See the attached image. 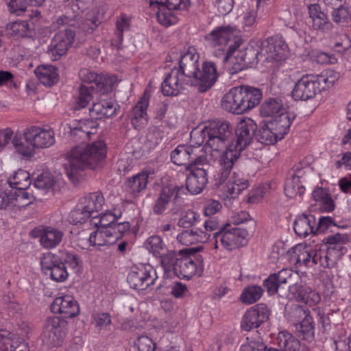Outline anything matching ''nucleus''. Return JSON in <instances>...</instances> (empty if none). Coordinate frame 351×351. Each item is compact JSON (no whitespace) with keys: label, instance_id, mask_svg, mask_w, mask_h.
<instances>
[{"label":"nucleus","instance_id":"obj_1","mask_svg":"<svg viewBox=\"0 0 351 351\" xmlns=\"http://www.w3.org/2000/svg\"><path fill=\"white\" fill-rule=\"evenodd\" d=\"M106 155V144L103 141L75 147L66 155V162L64 165L68 177L73 182L78 180L82 171L88 168H96Z\"/></svg>","mask_w":351,"mask_h":351},{"label":"nucleus","instance_id":"obj_2","mask_svg":"<svg viewBox=\"0 0 351 351\" xmlns=\"http://www.w3.org/2000/svg\"><path fill=\"white\" fill-rule=\"evenodd\" d=\"M339 74L333 70L326 69L319 74L304 75L295 84L292 97L296 101H306L332 86L338 80Z\"/></svg>","mask_w":351,"mask_h":351},{"label":"nucleus","instance_id":"obj_3","mask_svg":"<svg viewBox=\"0 0 351 351\" xmlns=\"http://www.w3.org/2000/svg\"><path fill=\"white\" fill-rule=\"evenodd\" d=\"M208 139L205 144L206 152L213 156L229 151L233 133L229 122L221 120H213L207 122Z\"/></svg>","mask_w":351,"mask_h":351},{"label":"nucleus","instance_id":"obj_4","mask_svg":"<svg viewBox=\"0 0 351 351\" xmlns=\"http://www.w3.org/2000/svg\"><path fill=\"white\" fill-rule=\"evenodd\" d=\"M75 25V20L67 15L60 16L52 23V29L58 30L49 47V51L54 60L64 55L73 44L75 33L71 27Z\"/></svg>","mask_w":351,"mask_h":351},{"label":"nucleus","instance_id":"obj_5","mask_svg":"<svg viewBox=\"0 0 351 351\" xmlns=\"http://www.w3.org/2000/svg\"><path fill=\"white\" fill-rule=\"evenodd\" d=\"M184 193L183 186L169 184L162 186L153 207L156 215H162L171 206V212L176 214L180 210V202Z\"/></svg>","mask_w":351,"mask_h":351},{"label":"nucleus","instance_id":"obj_6","mask_svg":"<svg viewBox=\"0 0 351 351\" xmlns=\"http://www.w3.org/2000/svg\"><path fill=\"white\" fill-rule=\"evenodd\" d=\"M248 232L245 229L230 227L229 224L223 226L220 231L213 233L214 248L217 249L219 243L227 250H233L244 246L247 242Z\"/></svg>","mask_w":351,"mask_h":351},{"label":"nucleus","instance_id":"obj_7","mask_svg":"<svg viewBox=\"0 0 351 351\" xmlns=\"http://www.w3.org/2000/svg\"><path fill=\"white\" fill-rule=\"evenodd\" d=\"M157 279L156 271L150 265L133 268L127 278L130 287L139 291L152 289Z\"/></svg>","mask_w":351,"mask_h":351},{"label":"nucleus","instance_id":"obj_8","mask_svg":"<svg viewBox=\"0 0 351 351\" xmlns=\"http://www.w3.org/2000/svg\"><path fill=\"white\" fill-rule=\"evenodd\" d=\"M256 130L257 125L252 119L240 123L235 132V138H232L229 151L227 152L234 155L237 154V158H239L241 152L252 143Z\"/></svg>","mask_w":351,"mask_h":351},{"label":"nucleus","instance_id":"obj_9","mask_svg":"<svg viewBox=\"0 0 351 351\" xmlns=\"http://www.w3.org/2000/svg\"><path fill=\"white\" fill-rule=\"evenodd\" d=\"M189 250H180L175 274L180 278L190 279L197 272V269L203 270V261L201 256L195 254L185 253Z\"/></svg>","mask_w":351,"mask_h":351},{"label":"nucleus","instance_id":"obj_10","mask_svg":"<svg viewBox=\"0 0 351 351\" xmlns=\"http://www.w3.org/2000/svg\"><path fill=\"white\" fill-rule=\"evenodd\" d=\"M42 271L46 276L57 282L65 281L69 274L66 268L57 255L52 253L45 254L41 259Z\"/></svg>","mask_w":351,"mask_h":351},{"label":"nucleus","instance_id":"obj_11","mask_svg":"<svg viewBox=\"0 0 351 351\" xmlns=\"http://www.w3.org/2000/svg\"><path fill=\"white\" fill-rule=\"evenodd\" d=\"M261 48V58L268 61L279 62L287 56V45L280 39L270 37L258 45Z\"/></svg>","mask_w":351,"mask_h":351},{"label":"nucleus","instance_id":"obj_12","mask_svg":"<svg viewBox=\"0 0 351 351\" xmlns=\"http://www.w3.org/2000/svg\"><path fill=\"white\" fill-rule=\"evenodd\" d=\"M324 241L325 243L323 245L327 250L330 264L335 267L338 261L347 252L345 245L349 241L348 236L337 233L326 237Z\"/></svg>","mask_w":351,"mask_h":351},{"label":"nucleus","instance_id":"obj_13","mask_svg":"<svg viewBox=\"0 0 351 351\" xmlns=\"http://www.w3.org/2000/svg\"><path fill=\"white\" fill-rule=\"evenodd\" d=\"M66 335L64 324L57 317L47 319L43 332V342L49 346H59Z\"/></svg>","mask_w":351,"mask_h":351},{"label":"nucleus","instance_id":"obj_14","mask_svg":"<svg viewBox=\"0 0 351 351\" xmlns=\"http://www.w3.org/2000/svg\"><path fill=\"white\" fill-rule=\"evenodd\" d=\"M219 75L215 62H204L202 64V71H200L197 78L193 80L192 86L197 87V91L199 93L206 92L217 82Z\"/></svg>","mask_w":351,"mask_h":351},{"label":"nucleus","instance_id":"obj_15","mask_svg":"<svg viewBox=\"0 0 351 351\" xmlns=\"http://www.w3.org/2000/svg\"><path fill=\"white\" fill-rule=\"evenodd\" d=\"M269 317V310L264 304H258L247 310L243 315L241 322V328L250 331L253 328H256L261 324L268 320Z\"/></svg>","mask_w":351,"mask_h":351},{"label":"nucleus","instance_id":"obj_16","mask_svg":"<svg viewBox=\"0 0 351 351\" xmlns=\"http://www.w3.org/2000/svg\"><path fill=\"white\" fill-rule=\"evenodd\" d=\"M32 236L40 239V245L43 247L51 249L61 243L64 233L52 226H40L32 230Z\"/></svg>","mask_w":351,"mask_h":351},{"label":"nucleus","instance_id":"obj_17","mask_svg":"<svg viewBox=\"0 0 351 351\" xmlns=\"http://www.w3.org/2000/svg\"><path fill=\"white\" fill-rule=\"evenodd\" d=\"M51 309L53 313L60 314L64 319L74 317L80 313L77 301L68 295L56 298L51 305Z\"/></svg>","mask_w":351,"mask_h":351},{"label":"nucleus","instance_id":"obj_18","mask_svg":"<svg viewBox=\"0 0 351 351\" xmlns=\"http://www.w3.org/2000/svg\"><path fill=\"white\" fill-rule=\"evenodd\" d=\"M199 56L195 53H186L179 62L180 75L181 77H186V83L192 86L193 80L199 75L200 70L198 64Z\"/></svg>","mask_w":351,"mask_h":351},{"label":"nucleus","instance_id":"obj_19","mask_svg":"<svg viewBox=\"0 0 351 351\" xmlns=\"http://www.w3.org/2000/svg\"><path fill=\"white\" fill-rule=\"evenodd\" d=\"M79 76L84 83H86V86H93L96 93L103 95L112 90L111 84L105 76L98 75L86 69L80 70Z\"/></svg>","mask_w":351,"mask_h":351},{"label":"nucleus","instance_id":"obj_20","mask_svg":"<svg viewBox=\"0 0 351 351\" xmlns=\"http://www.w3.org/2000/svg\"><path fill=\"white\" fill-rule=\"evenodd\" d=\"M293 275V271L289 269H282L278 273L269 276L264 280L263 285L269 295H274L280 289H286L287 284Z\"/></svg>","mask_w":351,"mask_h":351},{"label":"nucleus","instance_id":"obj_21","mask_svg":"<svg viewBox=\"0 0 351 351\" xmlns=\"http://www.w3.org/2000/svg\"><path fill=\"white\" fill-rule=\"evenodd\" d=\"M240 97H243L241 103V114H243L257 106L262 99L263 94L261 89L250 86H239Z\"/></svg>","mask_w":351,"mask_h":351},{"label":"nucleus","instance_id":"obj_22","mask_svg":"<svg viewBox=\"0 0 351 351\" xmlns=\"http://www.w3.org/2000/svg\"><path fill=\"white\" fill-rule=\"evenodd\" d=\"M29 127L23 132H16L13 136L12 143L16 152L27 157H31L35 154V148Z\"/></svg>","mask_w":351,"mask_h":351},{"label":"nucleus","instance_id":"obj_23","mask_svg":"<svg viewBox=\"0 0 351 351\" xmlns=\"http://www.w3.org/2000/svg\"><path fill=\"white\" fill-rule=\"evenodd\" d=\"M29 129L35 149L49 147L54 144L55 134L51 129L38 126H30Z\"/></svg>","mask_w":351,"mask_h":351},{"label":"nucleus","instance_id":"obj_24","mask_svg":"<svg viewBox=\"0 0 351 351\" xmlns=\"http://www.w3.org/2000/svg\"><path fill=\"white\" fill-rule=\"evenodd\" d=\"M184 79L180 77L179 69L174 68L166 76L161 84L162 92L166 96H176L183 88Z\"/></svg>","mask_w":351,"mask_h":351},{"label":"nucleus","instance_id":"obj_25","mask_svg":"<svg viewBox=\"0 0 351 351\" xmlns=\"http://www.w3.org/2000/svg\"><path fill=\"white\" fill-rule=\"evenodd\" d=\"M308 14L312 19L313 27L322 32H328L332 28V24L329 21L328 15L324 12L319 4H311L308 6Z\"/></svg>","mask_w":351,"mask_h":351},{"label":"nucleus","instance_id":"obj_26","mask_svg":"<svg viewBox=\"0 0 351 351\" xmlns=\"http://www.w3.org/2000/svg\"><path fill=\"white\" fill-rule=\"evenodd\" d=\"M119 107L112 101L101 100L93 103L92 108L89 110V114L92 119H101L115 114Z\"/></svg>","mask_w":351,"mask_h":351},{"label":"nucleus","instance_id":"obj_27","mask_svg":"<svg viewBox=\"0 0 351 351\" xmlns=\"http://www.w3.org/2000/svg\"><path fill=\"white\" fill-rule=\"evenodd\" d=\"M295 118L294 113L285 111L276 115L268 122L271 129L275 130L278 137L282 139L289 130L291 122Z\"/></svg>","mask_w":351,"mask_h":351},{"label":"nucleus","instance_id":"obj_28","mask_svg":"<svg viewBox=\"0 0 351 351\" xmlns=\"http://www.w3.org/2000/svg\"><path fill=\"white\" fill-rule=\"evenodd\" d=\"M208 184V176L204 170L190 172L186 180V189L192 194H199Z\"/></svg>","mask_w":351,"mask_h":351},{"label":"nucleus","instance_id":"obj_29","mask_svg":"<svg viewBox=\"0 0 351 351\" xmlns=\"http://www.w3.org/2000/svg\"><path fill=\"white\" fill-rule=\"evenodd\" d=\"M239 86L231 88L222 98L221 106L227 112L241 114V100Z\"/></svg>","mask_w":351,"mask_h":351},{"label":"nucleus","instance_id":"obj_30","mask_svg":"<svg viewBox=\"0 0 351 351\" xmlns=\"http://www.w3.org/2000/svg\"><path fill=\"white\" fill-rule=\"evenodd\" d=\"M237 159V154L234 155L230 152H224L223 154L221 155L220 169L215 178V185L219 186L226 180Z\"/></svg>","mask_w":351,"mask_h":351},{"label":"nucleus","instance_id":"obj_31","mask_svg":"<svg viewBox=\"0 0 351 351\" xmlns=\"http://www.w3.org/2000/svg\"><path fill=\"white\" fill-rule=\"evenodd\" d=\"M233 35V29L229 26L217 27L205 38L212 46L226 45Z\"/></svg>","mask_w":351,"mask_h":351},{"label":"nucleus","instance_id":"obj_32","mask_svg":"<svg viewBox=\"0 0 351 351\" xmlns=\"http://www.w3.org/2000/svg\"><path fill=\"white\" fill-rule=\"evenodd\" d=\"M315 223L314 216L303 214L295 219L293 229L298 236L305 237L310 233L315 234Z\"/></svg>","mask_w":351,"mask_h":351},{"label":"nucleus","instance_id":"obj_33","mask_svg":"<svg viewBox=\"0 0 351 351\" xmlns=\"http://www.w3.org/2000/svg\"><path fill=\"white\" fill-rule=\"evenodd\" d=\"M209 239L210 235L207 232L196 228L183 230L177 236L178 241L184 245L204 243Z\"/></svg>","mask_w":351,"mask_h":351},{"label":"nucleus","instance_id":"obj_34","mask_svg":"<svg viewBox=\"0 0 351 351\" xmlns=\"http://www.w3.org/2000/svg\"><path fill=\"white\" fill-rule=\"evenodd\" d=\"M250 183L245 176L241 173H234L226 185V191L232 198L237 197L241 191L247 189Z\"/></svg>","mask_w":351,"mask_h":351},{"label":"nucleus","instance_id":"obj_35","mask_svg":"<svg viewBox=\"0 0 351 351\" xmlns=\"http://www.w3.org/2000/svg\"><path fill=\"white\" fill-rule=\"evenodd\" d=\"M119 235H114L112 230H97L90 234L89 241L91 246L99 247L105 245H112L119 239Z\"/></svg>","mask_w":351,"mask_h":351},{"label":"nucleus","instance_id":"obj_36","mask_svg":"<svg viewBox=\"0 0 351 351\" xmlns=\"http://www.w3.org/2000/svg\"><path fill=\"white\" fill-rule=\"evenodd\" d=\"M69 129L71 136H80V138L84 136L89 137L90 134L97 132L99 124L93 119H86L84 121L78 123V126L75 123L69 124Z\"/></svg>","mask_w":351,"mask_h":351},{"label":"nucleus","instance_id":"obj_37","mask_svg":"<svg viewBox=\"0 0 351 351\" xmlns=\"http://www.w3.org/2000/svg\"><path fill=\"white\" fill-rule=\"evenodd\" d=\"M104 197L101 193L96 192L89 193L81 198L80 204L93 215L95 213L99 212L104 204Z\"/></svg>","mask_w":351,"mask_h":351},{"label":"nucleus","instance_id":"obj_38","mask_svg":"<svg viewBox=\"0 0 351 351\" xmlns=\"http://www.w3.org/2000/svg\"><path fill=\"white\" fill-rule=\"evenodd\" d=\"M6 330H0V351H29L24 341H14L10 337Z\"/></svg>","mask_w":351,"mask_h":351},{"label":"nucleus","instance_id":"obj_39","mask_svg":"<svg viewBox=\"0 0 351 351\" xmlns=\"http://www.w3.org/2000/svg\"><path fill=\"white\" fill-rule=\"evenodd\" d=\"M35 73L40 82L47 86L56 83L58 79L56 68L52 65L39 66L36 69Z\"/></svg>","mask_w":351,"mask_h":351},{"label":"nucleus","instance_id":"obj_40","mask_svg":"<svg viewBox=\"0 0 351 351\" xmlns=\"http://www.w3.org/2000/svg\"><path fill=\"white\" fill-rule=\"evenodd\" d=\"M255 138L259 143L266 145H274L281 140L275 130L271 129L269 122L260 126L258 132H255Z\"/></svg>","mask_w":351,"mask_h":351},{"label":"nucleus","instance_id":"obj_41","mask_svg":"<svg viewBox=\"0 0 351 351\" xmlns=\"http://www.w3.org/2000/svg\"><path fill=\"white\" fill-rule=\"evenodd\" d=\"M193 149L191 146L180 145L171 152V158L177 165H189L193 160Z\"/></svg>","mask_w":351,"mask_h":351},{"label":"nucleus","instance_id":"obj_42","mask_svg":"<svg viewBox=\"0 0 351 351\" xmlns=\"http://www.w3.org/2000/svg\"><path fill=\"white\" fill-rule=\"evenodd\" d=\"M285 111L282 101L278 98H269L261 106V114L263 117H271L274 118Z\"/></svg>","mask_w":351,"mask_h":351},{"label":"nucleus","instance_id":"obj_43","mask_svg":"<svg viewBox=\"0 0 351 351\" xmlns=\"http://www.w3.org/2000/svg\"><path fill=\"white\" fill-rule=\"evenodd\" d=\"M237 58L243 62L247 68L252 64L257 63L261 58V48L254 46H249L243 49H239L237 52Z\"/></svg>","mask_w":351,"mask_h":351},{"label":"nucleus","instance_id":"obj_44","mask_svg":"<svg viewBox=\"0 0 351 351\" xmlns=\"http://www.w3.org/2000/svg\"><path fill=\"white\" fill-rule=\"evenodd\" d=\"M8 182L9 185L18 190H25L31 184L29 173L23 169L16 171L12 176H10Z\"/></svg>","mask_w":351,"mask_h":351},{"label":"nucleus","instance_id":"obj_45","mask_svg":"<svg viewBox=\"0 0 351 351\" xmlns=\"http://www.w3.org/2000/svg\"><path fill=\"white\" fill-rule=\"evenodd\" d=\"M294 326L297 335L299 337L306 341H311L313 339L315 329L313 317L311 316L299 323H296Z\"/></svg>","mask_w":351,"mask_h":351},{"label":"nucleus","instance_id":"obj_46","mask_svg":"<svg viewBox=\"0 0 351 351\" xmlns=\"http://www.w3.org/2000/svg\"><path fill=\"white\" fill-rule=\"evenodd\" d=\"M6 29L8 34L10 36L18 37L29 36L32 31L31 25L26 21H18L10 23L7 25Z\"/></svg>","mask_w":351,"mask_h":351},{"label":"nucleus","instance_id":"obj_47","mask_svg":"<svg viewBox=\"0 0 351 351\" xmlns=\"http://www.w3.org/2000/svg\"><path fill=\"white\" fill-rule=\"evenodd\" d=\"M95 11H91L86 14V18L80 21V22L77 21V15L70 16H69L74 19L75 20V25L73 26L77 25V27L82 29L84 32H92L93 31L98 25L101 23L99 19L97 16H95ZM68 16V13H66Z\"/></svg>","mask_w":351,"mask_h":351},{"label":"nucleus","instance_id":"obj_48","mask_svg":"<svg viewBox=\"0 0 351 351\" xmlns=\"http://www.w3.org/2000/svg\"><path fill=\"white\" fill-rule=\"evenodd\" d=\"M148 178L149 175L147 173L142 172L129 179L127 182V187L130 193L135 195L144 190L147 186Z\"/></svg>","mask_w":351,"mask_h":351},{"label":"nucleus","instance_id":"obj_49","mask_svg":"<svg viewBox=\"0 0 351 351\" xmlns=\"http://www.w3.org/2000/svg\"><path fill=\"white\" fill-rule=\"evenodd\" d=\"M94 93H97L93 86H86L84 84L79 88V95L75 102V110L85 108L93 99Z\"/></svg>","mask_w":351,"mask_h":351},{"label":"nucleus","instance_id":"obj_50","mask_svg":"<svg viewBox=\"0 0 351 351\" xmlns=\"http://www.w3.org/2000/svg\"><path fill=\"white\" fill-rule=\"evenodd\" d=\"M148 105L149 99L145 95L132 108V123L134 121H136L137 123H143V121H147V108Z\"/></svg>","mask_w":351,"mask_h":351},{"label":"nucleus","instance_id":"obj_51","mask_svg":"<svg viewBox=\"0 0 351 351\" xmlns=\"http://www.w3.org/2000/svg\"><path fill=\"white\" fill-rule=\"evenodd\" d=\"M278 345L284 351H295L300 348V341L287 331H282L279 333Z\"/></svg>","mask_w":351,"mask_h":351},{"label":"nucleus","instance_id":"obj_52","mask_svg":"<svg viewBox=\"0 0 351 351\" xmlns=\"http://www.w3.org/2000/svg\"><path fill=\"white\" fill-rule=\"evenodd\" d=\"M298 298L309 306H315L321 300L319 294L309 287H300L298 290Z\"/></svg>","mask_w":351,"mask_h":351},{"label":"nucleus","instance_id":"obj_53","mask_svg":"<svg viewBox=\"0 0 351 351\" xmlns=\"http://www.w3.org/2000/svg\"><path fill=\"white\" fill-rule=\"evenodd\" d=\"M331 18L336 24L343 25L351 21V11L348 7L339 5L331 12Z\"/></svg>","mask_w":351,"mask_h":351},{"label":"nucleus","instance_id":"obj_54","mask_svg":"<svg viewBox=\"0 0 351 351\" xmlns=\"http://www.w3.org/2000/svg\"><path fill=\"white\" fill-rule=\"evenodd\" d=\"M263 290L261 287L258 285H252L245 288L241 295V300L245 304H252L258 300Z\"/></svg>","mask_w":351,"mask_h":351},{"label":"nucleus","instance_id":"obj_55","mask_svg":"<svg viewBox=\"0 0 351 351\" xmlns=\"http://www.w3.org/2000/svg\"><path fill=\"white\" fill-rule=\"evenodd\" d=\"M145 247L154 256H158L167 251L162 239L158 236H152L145 242Z\"/></svg>","mask_w":351,"mask_h":351},{"label":"nucleus","instance_id":"obj_56","mask_svg":"<svg viewBox=\"0 0 351 351\" xmlns=\"http://www.w3.org/2000/svg\"><path fill=\"white\" fill-rule=\"evenodd\" d=\"M297 261L296 263L303 264L306 266H313L314 250L311 246L298 245L296 247Z\"/></svg>","mask_w":351,"mask_h":351},{"label":"nucleus","instance_id":"obj_57","mask_svg":"<svg viewBox=\"0 0 351 351\" xmlns=\"http://www.w3.org/2000/svg\"><path fill=\"white\" fill-rule=\"evenodd\" d=\"M88 212L79 202L69 213L68 221L74 225L84 223L92 216Z\"/></svg>","mask_w":351,"mask_h":351},{"label":"nucleus","instance_id":"obj_58","mask_svg":"<svg viewBox=\"0 0 351 351\" xmlns=\"http://www.w3.org/2000/svg\"><path fill=\"white\" fill-rule=\"evenodd\" d=\"M207 123L202 127H197L191 132V143L192 147H199L208 139Z\"/></svg>","mask_w":351,"mask_h":351},{"label":"nucleus","instance_id":"obj_59","mask_svg":"<svg viewBox=\"0 0 351 351\" xmlns=\"http://www.w3.org/2000/svg\"><path fill=\"white\" fill-rule=\"evenodd\" d=\"M289 314V319L294 325L311 317L309 311L306 306L298 304L291 307Z\"/></svg>","mask_w":351,"mask_h":351},{"label":"nucleus","instance_id":"obj_60","mask_svg":"<svg viewBox=\"0 0 351 351\" xmlns=\"http://www.w3.org/2000/svg\"><path fill=\"white\" fill-rule=\"evenodd\" d=\"M160 258V264L165 272L173 271L175 272L176 265H177L178 257L176 256L173 251L167 250L163 254L159 256Z\"/></svg>","mask_w":351,"mask_h":351},{"label":"nucleus","instance_id":"obj_61","mask_svg":"<svg viewBox=\"0 0 351 351\" xmlns=\"http://www.w3.org/2000/svg\"><path fill=\"white\" fill-rule=\"evenodd\" d=\"M327 250L322 245L319 248L314 249L313 265L319 264L324 268H332L334 267L333 265H330L329 260L328 259Z\"/></svg>","mask_w":351,"mask_h":351},{"label":"nucleus","instance_id":"obj_62","mask_svg":"<svg viewBox=\"0 0 351 351\" xmlns=\"http://www.w3.org/2000/svg\"><path fill=\"white\" fill-rule=\"evenodd\" d=\"M186 169L190 172H195L196 170H204L205 173L208 175L212 169L207 158L205 156H200L197 158H193L191 162L187 165Z\"/></svg>","mask_w":351,"mask_h":351},{"label":"nucleus","instance_id":"obj_63","mask_svg":"<svg viewBox=\"0 0 351 351\" xmlns=\"http://www.w3.org/2000/svg\"><path fill=\"white\" fill-rule=\"evenodd\" d=\"M154 3L168 10H184L188 5V0H150V5Z\"/></svg>","mask_w":351,"mask_h":351},{"label":"nucleus","instance_id":"obj_64","mask_svg":"<svg viewBox=\"0 0 351 351\" xmlns=\"http://www.w3.org/2000/svg\"><path fill=\"white\" fill-rule=\"evenodd\" d=\"M134 344L138 351H156V343L147 336L139 337Z\"/></svg>","mask_w":351,"mask_h":351}]
</instances>
